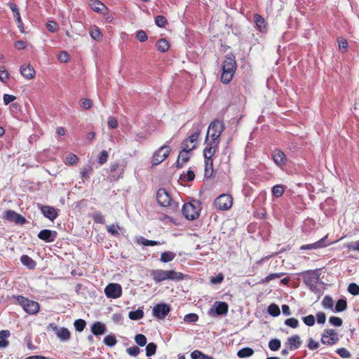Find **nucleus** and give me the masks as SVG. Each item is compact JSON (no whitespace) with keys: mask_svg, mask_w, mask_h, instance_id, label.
<instances>
[{"mask_svg":"<svg viewBox=\"0 0 359 359\" xmlns=\"http://www.w3.org/2000/svg\"><path fill=\"white\" fill-rule=\"evenodd\" d=\"M236 69V63L235 58L226 56L222 64V82L229 83L233 79Z\"/></svg>","mask_w":359,"mask_h":359,"instance_id":"obj_1","label":"nucleus"},{"mask_svg":"<svg viewBox=\"0 0 359 359\" xmlns=\"http://www.w3.org/2000/svg\"><path fill=\"white\" fill-rule=\"evenodd\" d=\"M224 126L220 121H213L209 126L205 140L216 141L219 143V137L224 130Z\"/></svg>","mask_w":359,"mask_h":359,"instance_id":"obj_2","label":"nucleus"},{"mask_svg":"<svg viewBox=\"0 0 359 359\" xmlns=\"http://www.w3.org/2000/svg\"><path fill=\"white\" fill-rule=\"evenodd\" d=\"M201 208L198 202L194 201L185 203L182 207V213L189 220H194L199 216Z\"/></svg>","mask_w":359,"mask_h":359,"instance_id":"obj_3","label":"nucleus"},{"mask_svg":"<svg viewBox=\"0 0 359 359\" xmlns=\"http://www.w3.org/2000/svg\"><path fill=\"white\" fill-rule=\"evenodd\" d=\"M17 301L24 311L29 314H35L39 311V304L34 300L29 299L22 296H18Z\"/></svg>","mask_w":359,"mask_h":359,"instance_id":"obj_4","label":"nucleus"},{"mask_svg":"<svg viewBox=\"0 0 359 359\" xmlns=\"http://www.w3.org/2000/svg\"><path fill=\"white\" fill-rule=\"evenodd\" d=\"M233 205V198L229 194H222L219 196L214 202V206L219 210H227Z\"/></svg>","mask_w":359,"mask_h":359,"instance_id":"obj_5","label":"nucleus"},{"mask_svg":"<svg viewBox=\"0 0 359 359\" xmlns=\"http://www.w3.org/2000/svg\"><path fill=\"white\" fill-rule=\"evenodd\" d=\"M201 130L197 128V130L190 135L187 139H185L182 143V149L192 151L196 148L198 144V140L201 135Z\"/></svg>","mask_w":359,"mask_h":359,"instance_id":"obj_6","label":"nucleus"},{"mask_svg":"<svg viewBox=\"0 0 359 359\" xmlns=\"http://www.w3.org/2000/svg\"><path fill=\"white\" fill-rule=\"evenodd\" d=\"M170 151L171 148L167 144L160 147L152 156V165H157L161 163L168 156Z\"/></svg>","mask_w":359,"mask_h":359,"instance_id":"obj_7","label":"nucleus"},{"mask_svg":"<svg viewBox=\"0 0 359 359\" xmlns=\"http://www.w3.org/2000/svg\"><path fill=\"white\" fill-rule=\"evenodd\" d=\"M104 293L108 298H118L122 294L121 286L118 283H110L105 287Z\"/></svg>","mask_w":359,"mask_h":359,"instance_id":"obj_8","label":"nucleus"},{"mask_svg":"<svg viewBox=\"0 0 359 359\" xmlns=\"http://www.w3.org/2000/svg\"><path fill=\"white\" fill-rule=\"evenodd\" d=\"M339 340L337 332L332 329L325 330L322 335L321 341L324 344L332 345L336 344Z\"/></svg>","mask_w":359,"mask_h":359,"instance_id":"obj_9","label":"nucleus"},{"mask_svg":"<svg viewBox=\"0 0 359 359\" xmlns=\"http://www.w3.org/2000/svg\"><path fill=\"white\" fill-rule=\"evenodd\" d=\"M219 143L216 141H206L205 147L203 149V156L205 159H212L216 151L217 150Z\"/></svg>","mask_w":359,"mask_h":359,"instance_id":"obj_10","label":"nucleus"},{"mask_svg":"<svg viewBox=\"0 0 359 359\" xmlns=\"http://www.w3.org/2000/svg\"><path fill=\"white\" fill-rule=\"evenodd\" d=\"M215 308H211L208 313L210 316H220L226 314L229 309V306L226 302H215Z\"/></svg>","mask_w":359,"mask_h":359,"instance_id":"obj_11","label":"nucleus"},{"mask_svg":"<svg viewBox=\"0 0 359 359\" xmlns=\"http://www.w3.org/2000/svg\"><path fill=\"white\" fill-rule=\"evenodd\" d=\"M170 312V307L166 304H156L152 310L153 315L159 319L164 318Z\"/></svg>","mask_w":359,"mask_h":359,"instance_id":"obj_12","label":"nucleus"},{"mask_svg":"<svg viewBox=\"0 0 359 359\" xmlns=\"http://www.w3.org/2000/svg\"><path fill=\"white\" fill-rule=\"evenodd\" d=\"M156 198L158 203L163 207H167L170 205L171 197L168 192L164 189H160L157 192Z\"/></svg>","mask_w":359,"mask_h":359,"instance_id":"obj_13","label":"nucleus"},{"mask_svg":"<svg viewBox=\"0 0 359 359\" xmlns=\"http://www.w3.org/2000/svg\"><path fill=\"white\" fill-rule=\"evenodd\" d=\"M4 217L7 220L14 222L16 224H22L26 222L25 219L22 215L18 214L13 210L6 211Z\"/></svg>","mask_w":359,"mask_h":359,"instance_id":"obj_14","label":"nucleus"},{"mask_svg":"<svg viewBox=\"0 0 359 359\" xmlns=\"http://www.w3.org/2000/svg\"><path fill=\"white\" fill-rule=\"evenodd\" d=\"M56 236H57L56 231H51L49 229L41 230L38 234V237L40 239L46 241L47 243H50V242L54 241L55 239L56 238Z\"/></svg>","mask_w":359,"mask_h":359,"instance_id":"obj_15","label":"nucleus"},{"mask_svg":"<svg viewBox=\"0 0 359 359\" xmlns=\"http://www.w3.org/2000/svg\"><path fill=\"white\" fill-rule=\"evenodd\" d=\"M53 330L56 334L57 337L62 341H67L70 338V332L68 329L62 327L58 329L56 325H52Z\"/></svg>","mask_w":359,"mask_h":359,"instance_id":"obj_16","label":"nucleus"},{"mask_svg":"<svg viewBox=\"0 0 359 359\" xmlns=\"http://www.w3.org/2000/svg\"><path fill=\"white\" fill-rule=\"evenodd\" d=\"M41 210L43 215L46 217L50 219L51 221L54 220L57 216L56 210L53 207L47 206V205H41Z\"/></svg>","mask_w":359,"mask_h":359,"instance_id":"obj_17","label":"nucleus"},{"mask_svg":"<svg viewBox=\"0 0 359 359\" xmlns=\"http://www.w3.org/2000/svg\"><path fill=\"white\" fill-rule=\"evenodd\" d=\"M273 159L274 163L280 167L285 165L287 162L285 154L280 150H276L273 152Z\"/></svg>","mask_w":359,"mask_h":359,"instance_id":"obj_18","label":"nucleus"},{"mask_svg":"<svg viewBox=\"0 0 359 359\" xmlns=\"http://www.w3.org/2000/svg\"><path fill=\"white\" fill-rule=\"evenodd\" d=\"M254 21L256 25L257 29L260 32H266L267 29V24L264 18L259 14L254 15Z\"/></svg>","mask_w":359,"mask_h":359,"instance_id":"obj_19","label":"nucleus"},{"mask_svg":"<svg viewBox=\"0 0 359 359\" xmlns=\"http://www.w3.org/2000/svg\"><path fill=\"white\" fill-rule=\"evenodd\" d=\"M89 6L95 12L102 13L107 10V6L99 0H90Z\"/></svg>","mask_w":359,"mask_h":359,"instance_id":"obj_20","label":"nucleus"},{"mask_svg":"<svg viewBox=\"0 0 359 359\" xmlns=\"http://www.w3.org/2000/svg\"><path fill=\"white\" fill-rule=\"evenodd\" d=\"M165 280H181L184 278V274L174 270H165Z\"/></svg>","mask_w":359,"mask_h":359,"instance_id":"obj_21","label":"nucleus"},{"mask_svg":"<svg viewBox=\"0 0 359 359\" xmlns=\"http://www.w3.org/2000/svg\"><path fill=\"white\" fill-rule=\"evenodd\" d=\"M286 345L290 350L297 349L301 346L300 337L298 335H294L287 339Z\"/></svg>","mask_w":359,"mask_h":359,"instance_id":"obj_22","label":"nucleus"},{"mask_svg":"<svg viewBox=\"0 0 359 359\" xmlns=\"http://www.w3.org/2000/svg\"><path fill=\"white\" fill-rule=\"evenodd\" d=\"M191 151L182 149V151H180L177 160V164L178 167H182L185 163H187L189 158H190V153Z\"/></svg>","mask_w":359,"mask_h":359,"instance_id":"obj_23","label":"nucleus"},{"mask_svg":"<svg viewBox=\"0 0 359 359\" xmlns=\"http://www.w3.org/2000/svg\"><path fill=\"white\" fill-rule=\"evenodd\" d=\"M326 238H327V236L323 238L322 239L319 240L318 241H317L314 243L302 245L301 247V249L302 250H313V249H318V248H321L325 247L328 245V244L325 243Z\"/></svg>","mask_w":359,"mask_h":359,"instance_id":"obj_24","label":"nucleus"},{"mask_svg":"<svg viewBox=\"0 0 359 359\" xmlns=\"http://www.w3.org/2000/svg\"><path fill=\"white\" fill-rule=\"evenodd\" d=\"M20 73L27 79H32L34 77L35 75V71L34 68L29 65L21 66Z\"/></svg>","mask_w":359,"mask_h":359,"instance_id":"obj_25","label":"nucleus"},{"mask_svg":"<svg viewBox=\"0 0 359 359\" xmlns=\"http://www.w3.org/2000/svg\"><path fill=\"white\" fill-rule=\"evenodd\" d=\"M150 274L153 280L157 283L165 280V270L163 269L152 270Z\"/></svg>","mask_w":359,"mask_h":359,"instance_id":"obj_26","label":"nucleus"},{"mask_svg":"<svg viewBox=\"0 0 359 359\" xmlns=\"http://www.w3.org/2000/svg\"><path fill=\"white\" fill-rule=\"evenodd\" d=\"M91 332L96 336L103 334L106 332V326L100 322H96L93 325Z\"/></svg>","mask_w":359,"mask_h":359,"instance_id":"obj_27","label":"nucleus"},{"mask_svg":"<svg viewBox=\"0 0 359 359\" xmlns=\"http://www.w3.org/2000/svg\"><path fill=\"white\" fill-rule=\"evenodd\" d=\"M176 257V254L171 251H166L161 255L160 261L163 263H167L172 261Z\"/></svg>","mask_w":359,"mask_h":359,"instance_id":"obj_28","label":"nucleus"},{"mask_svg":"<svg viewBox=\"0 0 359 359\" xmlns=\"http://www.w3.org/2000/svg\"><path fill=\"white\" fill-rule=\"evenodd\" d=\"M156 47L159 51L164 53L169 49L170 45L166 39H161L156 42Z\"/></svg>","mask_w":359,"mask_h":359,"instance_id":"obj_29","label":"nucleus"},{"mask_svg":"<svg viewBox=\"0 0 359 359\" xmlns=\"http://www.w3.org/2000/svg\"><path fill=\"white\" fill-rule=\"evenodd\" d=\"M20 261L22 264L27 266L29 269H34L36 266L35 262L27 255H22L20 257Z\"/></svg>","mask_w":359,"mask_h":359,"instance_id":"obj_30","label":"nucleus"},{"mask_svg":"<svg viewBox=\"0 0 359 359\" xmlns=\"http://www.w3.org/2000/svg\"><path fill=\"white\" fill-rule=\"evenodd\" d=\"M90 36L96 41H100L102 37V34L97 26H93L90 30Z\"/></svg>","mask_w":359,"mask_h":359,"instance_id":"obj_31","label":"nucleus"},{"mask_svg":"<svg viewBox=\"0 0 359 359\" xmlns=\"http://www.w3.org/2000/svg\"><path fill=\"white\" fill-rule=\"evenodd\" d=\"M322 305L323 308L334 311V301L330 297L325 296L322 301Z\"/></svg>","mask_w":359,"mask_h":359,"instance_id":"obj_32","label":"nucleus"},{"mask_svg":"<svg viewBox=\"0 0 359 359\" xmlns=\"http://www.w3.org/2000/svg\"><path fill=\"white\" fill-rule=\"evenodd\" d=\"M254 351L251 348L246 347L239 350L237 353V355L239 358H243L250 357L252 355Z\"/></svg>","mask_w":359,"mask_h":359,"instance_id":"obj_33","label":"nucleus"},{"mask_svg":"<svg viewBox=\"0 0 359 359\" xmlns=\"http://www.w3.org/2000/svg\"><path fill=\"white\" fill-rule=\"evenodd\" d=\"M347 307L346 300L344 299H340L337 301L336 306L334 309L335 312H341L344 311Z\"/></svg>","mask_w":359,"mask_h":359,"instance_id":"obj_34","label":"nucleus"},{"mask_svg":"<svg viewBox=\"0 0 359 359\" xmlns=\"http://www.w3.org/2000/svg\"><path fill=\"white\" fill-rule=\"evenodd\" d=\"M205 175L210 177L213 172L212 159H205Z\"/></svg>","mask_w":359,"mask_h":359,"instance_id":"obj_35","label":"nucleus"},{"mask_svg":"<svg viewBox=\"0 0 359 359\" xmlns=\"http://www.w3.org/2000/svg\"><path fill=\"white\" fill-rule=\"evenodd\" d=\"M93 171V168L90 165H87L81 168L80 174L83 180H87L89 178L90 175Z\"/></svg>","mask_w":359,"mask_h":359,"instance_id":"obj_36","label":"nucleus"},{"mask_svg":"<svg viewBox=\"0 0 359 359\" xmlns=\"http://www.w3.org/2000/svg\"><path fill=\"white\" fill-rule=\"evenodd\" d=\"M285 191V187L281 184H277L272 188V194L276 197L281 196Z\"/></svg>","mask_w":359,"mask_h":359,"instance_id":"obj_37","label":"nucleus"},{"mask_svg":"<svg viewBox=\"0 0 359 359\" xmlns=\"http://www.w3.org/2000/svg\"><path fill=\"white\" fill-rule=\"evenodd\" d=\"M268 312L270 315L274 317L279 316L280 313L278 306L275 304H271L269 306Z\"/></svg>","mask_w":359,"mask_h":359,"instance_id":"obj_38","label":"nucleus"},{"mask_svg":"<svg viewBox=\"0 0 359 359\" xmlns=\"http://www.w3.org/2000/svg\"><path fill=\"white\" fill-rule=\"evenodd\" d=\"M128 316L132 320H140L143 317L144 312L140 309H137L136 311H130Z\"/></svg>","mask_w":359,"mask_h":359,"instance_id":"obj_39","label":"nucleus"},{"mask_svg":"<svg viewBox=\"0 0 359 359\" xmlns=\"http://www.w3.org/2000/svg\"><path fill=\"white\" fill-rule=\"evenodd\" d=\"M191 356L192 359H213L212 357L205 355L198 350L193 351Z\"/></svg>","mask_w":359,"mask_h":359,"instance_id":"obj_40","label":"nucleus"},{"mask_svg":"<svg viewBox=\"0 0 359 359\" xmlns=\"http://www.w3.org/2000/svg\"><path fill=\"white\" fill-rule=\"evenodd\" d=\"M79 162V158L74 154H69L65 158V163L69 165H76Z\"/></svg>","mask_w":359,"mask_h":359,"instance_id":"obj_41","label":"nucleus"},{"mask_svg":"<svg viewBox=\"0 0 359 359\" xmlns=\"http://www.w3.org/2000/svg\"><path fill=\"white\" fill-rule=\"evenodd\" d=\"M117 341L114 335L109 334L104 338V343L109 346H113L116 344Z\"/></svg>","mask_w":359,"mask_h":359,"instance_id":"obj_42","label":"nucleus"},{"mask_svg":"<svg viewBox=\"0 0 359 359\" xmlns=\"http://www.w3.org/2000/svg\"><path fill=\"white\" fill-rule=\"evenodd\" d=\"M156 351V345L151 342L148 344L146 346V355L147 356H151L155 354Z\"/></svg>","mask_w":359,"mask_h":359,"instance_id":"obj_43","label":"nucleus"},{"mask_svg":"<svg viewBox=\"0 0 359 359\" xmlns=\"http://www.w3.org/2000/svg\"><path fill=\"white\" fill-rule=\"evenodd\" d=\"M9 78V74L4 66H0V81L6 83Z\"/></svg>","mask_w":359,"mask_h":359,"instance_id":"obj_44","label":"nucleus"},{"mask_svg":"<svg viewBox=\"0 0 359 359\" xmlns=\"http://www.w3.org/2000/svg\"><path fill=\"white\" fill-rule=\"evenodd\" d=\"M46 27L50 32H55L58 30L59 26L57 23L53 20H49L46 22Z\"/></svg>","mask_w":359,"mask_h":359,"instance_id":"obj_45","label":"nucleus"},{"mask_svg":"<svg viewBox=\"0 0 359 359\" xmlns=\"http://www.w3.org/2000/svg\"><path fill=\"white\" fill-rule=\"evenodd\" d=\"M86 324L85 320L82 319L76 320L74 323V325L76 330L79 332L83 331L86 327Z\"/></svg>","mask_w":359,"mask_h":359,"instance_id":"obj_46","label":"nucleus"},{"mask_svg":"<svg viewBox=\"0 0 359 359\" xmlns=\"http://www.w3.org/2000/svg\"><path fill=\"white\" fill-rule=\"evenodd\" d=\"M269 347L271 351H277L280 347V341L277 339H271L269 343Z\"/></svg>","mask_w":359,"mask_h":359,"instance_id":"obj_47","label":"nucleus"},{"mask_svg":"<svg viewBox=\"0 0 359 359\" xmlns=\"http://www.w3.org/2000/svg\"><path fill=\"white\" fill-rule=\"evenodd\" d=\"M135 342L140 346H144L147 344V338L142 334H138L135 337Z\"/></svg>","mask_w":359,"mask_h":359,"instance_id":"obj_48","label":"nucleus"},{"mask_svg":"<svg viewBox=\"0 0 359 359\" xmlns=\"http://www.w3.org/2000/svg\"><path fill=\"white\" fill-rule=\"evenodd\" d=\"M348 291L353 295H358L359 294V286L354 283H350L348 287Z\"/></svg>","mask_w":359,"mask_h":359,"instance_id":"obj_49","label":"nucleus"},{"mask_svg":"<svg viewBox=\"0 0 359 359\" xmlns=\"http://www.w3.org/2000/svg\"><path fill=\"white\" fill-rule=\"evenodd\" d=\"M198 316L196 313H189L185 315L184 318V320L186 323H195L198 320Z\"/></svg>","mask_w":359,"mask_h":359,"instance_id":"obj_50","label":"nucleus"},{"mask_svg":"<svg viewBox=\"0 0 359 359\" xmlns=\"http://www.w3.org/2000/svg\"><path fill=\"white\" fill-rule=\"evenodd\" d=\"M285 324L292 328H297L299 326V321L294 318H290L285 320Z\"/></svg>","mask_w":359,"mask_h":359,"instance_id":"obj_51","label":"nucleus"},{"mask_svg":"<svg viewBox=\"0 0 359 359\" xmlns=\"http://www.w3.org/2000/svg\"><path fill=\"white\" fill-rule=\"evenodd\" d=\"M155 23L158 27H163L167 23V20L163 15H158L156 17Z\"/></svg>","mask_w":359,"mask_h":359,"instance_id":"obj_52","label":"nucleus"},{"mask_svg":"<svg viewBox=\"0 0 359 359\" xmlns=\"http://www.w3.org/2000/svg\"><path fill=\"white\" fill-rule=\"evenodd\" d=\"M303 322L308 326H313L315 324V317L313 315H309L302 318Z\"/></svg>","mask_w":359,"mask_h":359,"instance_id":"obj_53","label":"nucleus"},{"mask_svg":"<svg viewBox=\"0 0 359 359\" xmlns=\"http://www.w3.org/2000/svg\"><path fill=\"white\" fill-rule=\"evenodd\" d=\"M283 273H270L265 278L262 280L263 283H268L271 281V280H273L275 278H280L283 276Z\"/></svg>","mask_w":359,"mask_h":359,"instance_id":"obj_54","label":"nucleus"},{"mask_svg":"<svg viewBox=\"0 0 359 359\" xmlns=\"http://www.w3.org/2000/svg\"><path fill=\"white\" fill-rule=\"evenodd\" d=\"M329 322L331 325L337 327H339L342 325V320L340 318L336 316H331L329 318Z\"/></svg>","mask_w":359,"mask_h":359,"instance_id":"obj_55","label":"nucleus"},{"mask_svg":"<svg viewBox=\"0 0 359 359\" xmlns=\"http://www.w3.org/2000/svg\"><path fill=\"white\" fill-rule=\"evenodd\" d=\"M93 217L96 223L104 224L105 222L104 217L100 212L94 213Z\"/></svg>","mask_w":359,"mask_h":359,"instance_id":"obj_56","label":"nucleus"},{"mask_svg":"<svg viewBox=\"0 0 359 359\" xmlns=\"http://www.w3.org/2000/svg\"><path fill=\"white\" fill-rule=\"evenodd\" d=\"M126 352L130 355H132V356H137L140 351V348L137 347V346H132V347H129L126 349Z\"/></svg>","mask_w":359,"mask_h":359,"instance_id":"obj_57","label":"nucleus"},{"mask_svg":"<svg viewBox=\"0 0 359 359\" xmlns=\"http://www.w3.org/2000/svg\"><path fill=\"white\" fill-rule=\"evenodd\" d=\"M337 353L342 358H348L351 357L350 352L345 348H340L337 351Z\"/></svg>","mask_w":359,"mask_h":359,"instance_id":"obj_58","label":"nucleus"},{"mask_svg":"<svg viewBox=\"0 0 359 359\" xmlns=\"http://www.w3.org/2000/svg\"><path fill=\"white\" fill-rule=\"evenodd\" d=\"M69 54L66 51H61L57 55V59L61 62H67L69 60Z\"/></svg>","mask_w":359,"mask_h":359,"instance_id":"obj_59","label":"nucleus"},{"mask_svg":"<svg viewBox=\"0 0 359 359\" xmlns=\"http://www.w3.org/2000/svg\"><path fill=\"white\" fill-rule=\"evenodd\" d=\"M91 105L92 102L89 99L84 98L81 100L80 106L85 109H89Z\"/></svg>","mask_w":359,"mask_h":359,"instance_id":"obj_60","label":"nucleus"},{"mask_svg":"<svg viewBox=\"0 0 359 359\" xmlns=\"http://www.w3.org/2000/svg\"><path fill=\"white\" fill-rule=\"evenodd\" d=\"M107 125L109 128L114 129L118 127V122L115 118L110 116L108 118Z\"/></svg>","mask_w":359,"mask_h":359,"instance_id":"obj_61","label":"nucleus"},{"mask_svg":"<svg viewBox=\"0 0 359 359\" xmlns=\"http://www.w3.org/2000/svg\"><path fill=\"white\" fill-rule=\"evenodd\" d=\"M308 347L311 350H316L319 347V343L312 338L309 339Z\"/></svg>","mask_w":359,"mask_h":359,"instance_id":"obj_62","label":"nucleus"},{"mask_svg":"<svg viewBox=\"0 0 359 359\" xmlns=\"http://www.w3.org/2000/svg\"><path fill=\"white\" fill-rule=\"evenodd\" d=\"M136 37L141 42L146 41L147 39V34L143 30L138 31L136 34Z\"/></svg>","mask_w":359,"mask_h":359,"instance_id":"obj_63","label":"nucleus"},{"mask_svg":"<svg viewBox=\"0 0 359 359\" xmlns=\"http://www.w3.org/2000/svg\"><path fill=\"white\" fill-rule=\"evenodd\" d=\"M347 248L350 250L359 251V241L351 242L347 245Z\"/></svg>","mask_w":359,"mask_h":359,"instance_id":"obj_64","label":"nucleus"}]
</instances>
